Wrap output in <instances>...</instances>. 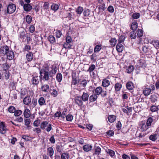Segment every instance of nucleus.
Returning a JSON list of instances; mask_svg holds the SVG:
<instances>
[{"instance_id": "50", "label": "nucleus", "mask_w": 159, "mask_h": 159, "mask_svg": "<svg viewBox=\"0 0 159 159\" xmlns=\"http://www.w3.org/2000/svg\"><path fill=\"white\" fill-rule=\"evenodd\" d=\"M101 49V47L100 45H97L94 48V52H98L100 51Z\"/></svg>"}, {"instance_id": "3", "label": "nucleus", "mask_w": 159, "mask_h": 159, "mask_svg": "<svg viewBox=\"0 0 159 159\" xmlns=\"http://www.w3.org/2000/svg\"><path fill=\"white\" fill-rule=\"evenodd\" d=\"M57 72V68L55 65L51 66V70H49V75L50 77H52Z\"/></svg>"}, {"instance_id": "18", "label": "nucleus", "mask_w": 159, "mask_h": 159, "mask_svg": "<svg viewBox=\"0 0 159 159\" xmlns=\"http://www.w3.org/2000/svg\"><path fill=\"white\" fill-rule=\"evenodd\" d=\"M38 103L39 105L41 106L46 104L45 100L43 97H40L38 100Z\"/></svg>"}, {"instance_id": "64", "label": "nucleus", "mask_w": 159, "mask_h": 159, "mask_svg": "<svg viewBox=\"0 0 159 159\" xmlns=\"http://www.w3.org/2000/svg\"><path fill=\"white\" fill-rule=\"evenodd\" d=\"M87 84V81L86 80H83L80 83V84L84 87H85Z\"/></svg>"}, {"instance_id": "17", "label": "nucleus", "mask_w": 159, "mask_h": 159, "mask_svg": "<svg viewBox=\"0 0 159 159\" xmlns=\"http://www.w3.org/2000/svg\"><path fill=\"white\" fill-rule=\"evenodd\" d=\"M92 148V146L88 144L84 146L83 149L84 151L88 152L91 150Z\"/></svg>"}, {"instance_id": "36", "label": "nucleus", "mask_w": 159, "mask_h": 159, "mask_svg": "<svg viewBox=\"0 0 159 159\" xmlns=\"http://www.w3.org/2000/svg\"><path fill=\"white\" fill-rule=\"evenodd\" d=\"M121 87L122 85L119 83H116L115 84V90L116 91H120Z\"/></svg>"}, {"instance_id": "19", "label": "nucleus", "mask_w": 159, "mask_h": 159, "mask_svg": "<svg viewBox=\"0 0 159 159\" xmlns=\"http://www.w3.org/2000/svg\"><path fill=\"white\" fill-rule=\"evenodd\" d=\"M89 95L87 93L84 92L81 98L83 101H87L89 99Z\"/></svg>"}, {"instance_id": "12", "label": "nucleus", "mask_w": 159, "mask_h": 159, "mask_svg": "<svg viewBox=\"0 0 159 159\" xmlns=\"http://www.w3.org/2000/svg\"><path fill=\"white\" fill-rule=\"evenodd\" d=\"M23 8L25 11H29L32 9V6L28 3L25 4Z\"/></svg>"}, {"instance_id": "35", "label": "nucleus", "mask_w": 159, "mask_h": 159, "mask_svg": "<svg viewBox=\"0 0 159 159\" xmlns=\"http://www.w3.org/2000/svg\"><path fill=\"white\" fill-rule=\"evenodd\" d=\"M152 43L156 48L158 49L159 47V41L158 40H156L152 41Z\"/></svg>"}, {"instance_id": "13", "label": "nucleus", "mask_w": 159, "mask_h": 159, "mask_svg": "<svg viewBox=\"0 0 159 159\" xmlns=\"http://www.w3.org/2000/svg\"><path fill=\"white\" fill-rule=\"evenodd\" d=\"M41 89L42 91L45 92H48L49 90V86L48 84L42 85L41 87Z\"/></svg>"}, {"instance_id": "39", "label": "nucleus", "mask_w": 159, "mask_h": 159, "mask_svg": "<svg viewBox=\"0 0 159 159\" xmlns=\"http://www.w3.org/2000/svg\"><path fill=\"white\" fill-rule=\"evenodd\" d=\"M98 9L100 11H103L105 9V5L104 3H103L102 4H100L98 5Z\"/></svg>"}, {"instance_id": "63", "label": "nucleus", "mask_w": 159, "mask_h": 159, "mask_svg": "<svg viewBox=\"0 0 159 159\" xmlns=\"http://www.w3.org/2000/svg\"><path fill=\"white\" fill-rule=\"evenodd\" d=\"M15 83L14 81L11 82L10 84V87L12 89H14L15 88Z\"/></svg>"}, {"instance_id": "51", "label": "nucleus", "mask_w": 159, "mask_h": 159, "mask_svg": "<svg viewBox=\"0 0 159 159\" xmlns=\"http://www.w3.org/2000/svg\"><path fill=\"white\" fill-rule=\"evenodd\" d=\"M149 139L152 141H155L157 139V135L153 134L151 135L149 137Z\"/></svg>"}, {"instance_id": "37", "label": "nucleus", "mask_w": 159, "mask_h": 159, "mask_svg": "<svg viewBox=\"0 0 159 159\" xmlns=\"http://www.w3.org/2000/svg\"><path fill=\"white\" fill-rule=\"evenodd\" d=\"M37 104V100L36 98H33L31 104V107H34Z\"/></svg>"}, {"instance_id": "27", "label": "nucleus", "mask_w": 159, "mask_h": 159, "mask_svg": "<svg viewBox=\"0 0 159 159\" xmlns=\"http://www.w3.org/2000/svg\"><path fill=\"white\" fill-rule=\"evenodd\" d=\"M116 116L113 115H111L108 116V121L111 123L113 122L116 120Z\"/></svg>"}, {"instance_id": "2", "label": "nucleus", "mask_w": 159, "mask_h": 159, "mask_svg": "<svg viewBox=\"0 0 159 159\" xmlns=\"http://www.w3.org/2000/svg\"><path fill=\"white\" fill-rule=\"evenodd\" d=\"M16 10V5L14 4H10L7 7V11H5V13L11 14L14 12Z\"/></svg>"}, {"instance_id": "41", "label": "nucleus", "mask_w": 159, "mask_h": 159, "mask_svg": "<svg viewBox=\"0 0 159 159\" xmlns=\"http://www.w3.org/2000/svg\"><path fill=\"white\" fill-rule=\"evenodd\" d=\"M61 159H69V154L66 153H63L61 155Z\"/></svg>"}, {"instance_id": "49", "label": "nucleus", "mask_w": 159, "mask_h": 159, "mask_svg": "<svg viewBox=\"0 0 159 159\" xmlns=\"http://www.w3.org/2000/svg\"><path fill=\"white\" fill-rule=\"evenodd\" d=\"M72 45L70 43H67V42L64 43L63 45V47L66 48L70 49L71 48Z\"/></svg>"}, {"instance_id": "43", "label": "nucleus", "mask_w": 159, "mask_h": 159, "mask_svg": "<svg viewBox=\"0 0 159 159\" xmlns=\"http://www.w3.org/2000/svg\"><path fill=\"white\" fill-rule=\"evenodd\" d=\"M137 36L138 37H141L143 35V31L142 30L138 29L137 31Z\"/></svg>"}, {"instance_id": "14", "label": "nucleus", "mask_w": 159, "mask_h": 159, "mask_svg": "<svg viewBox=\"0 0 159 159\" xmlns=\"http://www.w3.org/2000/svg\"><path fill=\"white\" fill-rule=\"evenodd\" d=\"M26 58L28 61H31L33 58V55L32 52H29L26 55Z\"/></svg>"}, {"instance_id": "25", "label": "nucleus", "mask_w": 159, "mask_h": 159, "mask_svg": "<svg viewBox=\"0 0 159 159\" xmlns=\"http://www.w3.org/2000/svg\"><path fill=\"white\" fill-rule=\"evenodd\" d=\"M25 124L27 128L28 129H29V127L30 126V125L31 122V120L30 119H25Z\"/></svg>"}, {"instance_id": "31", "label": "nucleus", "mask_w": 159, "mask_h": 159, "mask_svg": "<svg viewBox=\"0 0 159 159\" xmlns=\"http://www.w3.org/2000/svg\"><path fill=\"white\" fill-rule=\"evenodd\" d=\"M134 66L130 65L126 69V72L128 73H130L134 70Z\"/></svg>"}, {"instance_id": "26", "label": "nucleus", "mask_w": 159, "mask_h": 159, "mask_svg": "<svg viewBox=\"0 0 159 159\" xmlns=\"http://www.w3.org/2000/svg\"><path fill=\"white\" fill-rule=\"evenodd\" d=\"M48 122L47 121H44L42 122L40 124V128L42 129H46L48 124Z\"/></svg>"}, {"instance_id": "34", "label": "nucleus", "mask_w": 159, "mask_h": 159, "mask_svg": "<svg viewBox=\"0 0 159 159\" xmlns=\"http://www.w3.org/2000/svg\"><path fill=\"white\" fill-rule=\"evenodd\" d=\"M138 27V23L137 22H134L132 23L131 25V29L134 31Z\"/></svg>"}, {"instance_id": "5", "label": "nucleus", "mask_w": 159, "mask_h": 159, "mask_svg": "<svg viewBox=\"0 0 159 159\" xmlns=\"http://www.w3.org/2000/svg\"><path fill=\"white\" fill-rule=\"evenodd\" d=\"M102 92V87L99 86L97 87L96 89H93L92 92L96 94L97 96L101 94Z\"/></svg>"}, {"instance_id": "23", "label": "nucleus", "mask_w": 159, "mask_h": 159, "mask_svg": "<svg viewBox=\"0 0 159 159\" xmlns=\"http://www.w3.org/2000/svg\"><path fill=\"white\" fill-rule=\"evenodd\" d=\"M59 6L57 4L53 3L51 6V9L54 11H56L59 9Z\"/></svg>"}, {"instance_id": "54", "label": "nucleus", "mask_w": 159, "mask_h": 159, "mask_svg": "<svg viewBox=\"0 0 159 159\" xmlns=\"http://www.w3.org/2000/svg\"><path fill=\"white\" fill-rule=\"evenodd\" d=\"M27 93V91L26 89H21V91L20 95L21 98L23 96H25Z\"/></svg>"}, {"instance_id": "61", "label": "nucleus", "mask_w": 159, "mask_h": 159, "mask_svg": "<svg viewBox=\"0 0 159 159\" xmlns=\"http://www.w3.org/2000/svg\"><path fill=\"white\" fill-rule=\"evenodd\" d=\"M83 11V8L81 7H79L76 10L77 13L80 14Z\"/></svg>"}, {"instance_id": "42", "label": "nucleus", "mask_w": 159, "mask_h": 159, "mask_svg": "<svg viewBox=\"0 0 159 159\" xmlns=\"http://www.w3.org/2000/svg\"><path fill=\"white\" fill-rule=\"evenodd\" d=\"M136 37V33L134 31H132L130 33V37L131 39H134Z\"/></svg>"}, {"instance_id": "32", "label": "nucleus", "mask_w": 159, "mask_h": 159, "mask_svg": "<svg viewBox=\"0 0 159 159\" xmlns=\"http://www.w3.org/2000/svg\"><path fill=\"white\" fill-rule=\"evenodd\" d=\"M109 42L111 46L114 47L116 44L117 40L115 38H113L110 40Z\"/></svg>"}, {"instance_id": "28", "label": "nucleus", "mask_w": 159, "mask_h": 159, "mask_svg": "<svg viewBox=\"0 0 159 159\" xmlns=\"http://www.w3.org/2000/svg\"><path fill=\"white\" fill-rule=\"evenodd\" d=\"M110 84V81L106 79L103 80L102 82V85L104 87L108 86Z\"/></svg>"}, {"instance_id": "52", "label": "nucleus", "mask_w": 159, "mask_h": 159, "mask_svg": "<svg viewBox=\"0 0 159 159\" xmlns=\"http://www.w3.org/2000/svg\"><path fill=\"white\" fill-rule=\"evenodd\" d=\"M25 37V33L23 31L20 33V37L22 39H24Z\"/></svg>"}, {"instance_id": "30", "label": "nucleus", "mask_w": 159, "mask_h": 159, "mask_svg": "<svg viewBox=\"0 0 159 159\" xmlns=\"http://www.w3.org/2000/svg\"><path fill=\"white\" fill-rule=\"evenodd\" d=\"M78 78L75 76H72V83L74 85H75L79 82Z\"/></svg>"}, {"instance_id": "56", "label": "nucleus", "mask_w": 159, "mask_h": 159, "mask_svg": "<svg viewBox=\"0 0 159 159\" xmlns=\"http://www.w3.org/2000/svg\"><path fill=\"white\" fill-rule=\"evenodd\" d=\"M125 37L123 35H121L119 37V39L118 40V43H120L123 42L125 39Z\"/></svg>"}, {"instance_id": "1", "label": "nucleus", "mask_w": 159, "mask_h": 159, "mask_svg": "<svg viewBox=\"0 0 159 159\" xmlns=\"http://www.w3.org/2000/svg\"><path fill=\"white\" fill-rule=\"evenodd\" d=\"M48 71L49 67L48 66H45L41 70L40 73L41 78L43 80L45 81H48L49 80L50 76Z\"/></svg>"}, {"instance_id": "62", "label": "nucleus", "mask_w": 159, "mask_h": 159, "mask_svg": "<svg viewBox=\"0 0 159 159\" xmlns=\"http://www.w3.org/2000/svg\"><path fill=\"white\" fill-rule=\"evenodd\" d=\"M2 67L4 70L6 71L8 69L9 65L7 63H6L2 64Z\"/></svg>"}, {"instance_id": "8", "label": "nucleus", "mask_w": 159, "mask_h": 159, "mask_svg": "<svg viewBox=\"0 0 159 159\" xmlns=\"http://www.w3.org/2000/svg\"><path fill=\"white\" fill-rule=\"evenodd\" d=\"M7 58L9 60L12 59L14 57V54L13 51L9 50L6 54Z\"/></svg>"}, {"instance_id": "46", "label": "nucleus", "mask_w": 159, "mask_h": 159, "mask_svg": "<svg viewBox=\"0 0 159 159\" xmlns=\"http://www.w3.org/2000/svg\"><path fill=\"white\" fill-rule=\"evenodd\" d=\"M16 108H15L12 106H10L8 108V111L9 112L11 113H14L15 112Z\"/></svg>"}, {"instance_id": "60", "label": "nucleus", "mask_w": 159, "mask_h": 159, "mask_svg": "<svg viewBox=\"0 0 159 159\" xmlns=\"http://www.w3.org/2000/svg\"><path fill=\"white\" fill-rule=\"evenodd\" d=\"M73 119V116L72 115H68L66 116V119L67 121H71Z\"/></svg>"}, {"instance_id": "47", "label": "nucleus", "mask_w": 159, "mask_h": 159, "mask_svg": "<svg viewBox=\"0 0 159 159\" xmlns=\"http://www.w3.org/2000/svg\"><path fill=\"white\" fill-rule=\"evenodd\" d=\"M25 19L26 21L28 24H30L31 22L32 17L30 16L29 15L26 16Z\"/></svg>"}, {"instance_id": "10", "label": "nucleus", "mask_w": 159, "mask_h": 159, "mask_svg": "<svg viewBox=\"0 0 159 159\" xmlns=\"http://www.w3.org/2000/svg\"><path fill=\"white\" fill-rule=\"evenodd\" d=\"M31 98L30 96H26L23 99L24 103L26 105H28L31 102Z\"/></svg>"}, {"instance_id": "15", "label": "nucleus", "mask_w": 159, "mask_h": 159, "mask_svg": "<svg viewBox=\"0 0 159 159\" xmlns=\"http://www.w3.org/2000/svg\"><path fill=\"white\" fill-rule=\"evenodd\" d=\"M23 114L25 117L26 118H28L30 116L31 112L29 109L26 108Z\"/></svg>"}, {"instance_id": "48", "label": "nucleus", "mask_w": 159, "mask_h": 159, "mask_svg": "<svg viewBox=\"0 0 159 159\" xmlns=\"http://www.w3.org/2000/svg\"><path fill=\"white\" fill-rule=\"evenodd\" d=\"M152 117H150L148 119L146 123L148 126H150L151 125V123L152 122Z\"/></svg>"}, {"instance_id": "29", "label": "nucleus", "mask_w": 159, "mask_h": 159, "mask_svg": "<svg viewBox=\"0 0 159 159\" xmlns=\"http://www.w3.org/2000/svg\"><path fill=\"white\" fill-rule=\"evenodd\" d=\"M62 78V75L61 73H58L57 74L56 79L57 81L58 82H60L61 81Z\"/></svg>"}, {"instance_id": "59", "label": "nucleus", "mask_w": 159, "mask_h": 159, "mask_svg": "<svg viewBox=\"0 0 159 159\" xmlns=\"http://www.w3.org/2000/svg\"><path fill=\"white\" fill-rule=\"evenodd\" d=\"M107 152L111 157H113L115 155V152L113 150L108 149Z\"/></svg>"}, {"instance_id": "33", "label": "nucleus", "mask_w": 159, "mask_h": 159, "mask_svg": "<svg viewBox=\"0 0 159 159\" xmlns=\"http://www.w3.org/2000/svg\"><path fill=\"white\" fill-rule=\"evenodd\" d=\"M157 96L155 94L152 95L151 96L150 99L152 102H155L157 100Z\"/></svg>"}, {"instance_id": "16", "label": "nucleus", "mask_w": 159, "mask_h": 159, "mask_svg": "<svg viewBox=\"0 0 159 159\" xmlns=\"http://www.w3.org/2000/svg\"><path fill=\"white\" fill-rule=\"evenodd\" d=\"M98 97V96L94 93L89 97V101L91 102H94L97 99Z\"/></svg>"}, {"instance_id": "22", "label": "nucleus", "mask_w": 159, "mask_h": 159, "mask_svg": "<svg viewBox=\"0 0 159 159\" xmlns=\"http://www.w3.org/2000/svg\"><path fill=\"white\" fill-rule=\"evenodd\" d=\"M47 152L50 157H51L53 155L54 150L52 147H49L47 149Z\"/></svg>"}, {"instance_id": "38", "label": "nucleus", "mask_w": 159, "mask_h": 159, "mask_svg": "<svg viewBox=\"0 0 159 159\" xmlns=\"http://www.w3.org/2000/svg\"><path fill=\"white\" fill-rule=\"evenodd\" d=\"M95 153L97 155H99L101 152V149L99 147L95 146L94 148Z\"/></svg>"}, {"instance_id": "9", "label": "nucleus", "mask_w": 159, "mask_h": 159, "mask_svg": "<svg viewBox=\"0 0 159 159\" xmlns=\"http://www.w3.org/2000/svg\"><path fill=\"white\" fill-rule=\"evenodd\" d=\"M7 131V128L5 124L3 122L0 124V132L2 134H4Z\"/></svg>"}, {"instance_id": "6", "label": "nucleus", "mask_w": 159, "mask_h": 159, "mask_svg": "<svg viewBox=\"0 0 159 159\" xmlns=\"http://www.w3.org/2000/svg\"><path fill=\"white\" fill-rule=\"evenodd\" d=\"M9 50V48L6 45L5 46L2 47L0 48V52L3 55H6Z\"/></svg>"}, {"instance_id": "7", "label": "nucleus", "mask_w": 159, "mask_h": 159, "mask_svg": "<svg viewBox=\"0 0 159 159\" xmlns=\"http://www.w3.org/2000/svg\"><path fill=\"white\" fill-rule=\"evenodd\" d=\"M39 76H33L31 80V82L33 84L37 85L39 82Z\"/></svg>"}, {"instance_id": "44", "label": "nucleus", "mask_w": 159, "mask_h": 159, "mask_svg": "<svg viewBox=\"0 0 159 159\" xmlns=\"http://www.w3.org/2000/svg\"><path fill=\"white\" fill-rule=\"evenodd\" d=\"M49 40L51 43H53L55 42V37L52 35H51L49 36Z\"/></svg>"}, {"instance_id": "53", "label": "nucleus", "mask_w": 159, "mask_h": 159, "mask_svg": "<svg viewBox=\"0 0 159 159\" xmlns=\"http://www.w3.org/2000/svg\"><path fill=\"white\" fill-rule=\"evenodd\" d=\"M55 34H56V36L57 38H60L62 35L61 31L58 30H56Z\"/></svg>"}, {"instance_id": "4", "label": "nucleus", "mask_w": 159, "mask_h": 159, "mask_svg": "<svg viewBox=\"0 0 159 159\" xmlns=\"http://www.w3.org/2000/svg\"><path fill=\"white\" fill-rule=\"evenodd\" d=\"M83 101L80 96H77L75 98V102L79 106H81L83 105Z\"/></svg>"}, {"instance_id": "58", "label": "nucleus", "mask_w": 159, "mask_h": 159, "mask_svg": "<svg viewBox=\"0 0 159 159\" xmlns=\"http://www.w3.org/2000/svg\"><path fill=\"white\" fill-rule=\"evenodd\" d=\"M95 66L94 65L92 64L91 66L89 68V69L87 70V71L91 72L92 71L95 69Z\"/></svg>"}, {"instance_id": "24", "label": "nucleus", "mask_w": 159, "mask_h": 159, "mask_svg": "<svg viewBox=\"0 0 159 159\" xmlns=\"http://www.w3.org/2000/svg\"><path fill=\"white\" fill-rule=\"evenodd\" d=\"M151 89L148 88H145L143 90V94L144 95L148 96L151 93Z\"/></svg>"}, {"instance_id": "40", "label": "nucleus", "mask_w": 159, "mask_h": 159, "mask_svg": "<svg viewBox=\"0 0 159 159\" xmlns=\"http://www.w3.org/2000/svg\"><path fill=\"white\" fill-rule=\"evenodd\" d=\"M51 95L53 96L54 97L57 96L58 94V92L55 89H52L50 90Z\"/></svg>"}, {"instance_id": "11", "label": "nucleus", "mask_w": 159, "mask_h": 159, "mask_svg": "<svg viewBox=\"0 0 159 159\" xmlns=\"http://www.w3.org/2000/svg\"><path fill=\"white\" fill-rule=\"evenodd\" d=\"M141 128L143 131H145L148 128V126L146 123L145 121H142L141 123Z\"/></svg>"}, {"instance_id": "57", "label": "nucleus", "mask_w": 159, "mask_h": 159, "mask_svg": "<svg viewBox=\"0 0 159 159\" xmlns=\"http://www.w3.org/2000/svg\"><path fill=\"white\" fill-rule=\"evenodd\" d=\"M14 115L15 116H19L22 113V111L20 110H18L16 111L15 110V112H14Z\"/></svg>"}, {"instance_id": "21", "label": "nucleus", "mask_w": 159, "mask_h": 159, "mask_svg": "<svg viewBox=\"0 0 159 159\" xmlns=\"http://www.w3.org/2000/svg\"><path fill=\"white\" fill-rule=\"evenodd\" d=\"M117 51L119 52H121L123 49V46L120 43H118L116 46Z\"/></svg>"}, {"instance_id": "55", "label": "nucleus", "mask_w": 159, "mask_h": 159, "mask_svg": "<svg viewBox=\"0 0 159 159\" xmlns=\"http://www.w3.org/2000/svg\"><path fill=\"white\" fill-rule=\"evenodd\" d=\"M140 16L139 13H135L132 15V17L134 19H137Z\"/></svg>"}, {"instance_id": "45", "label": "nucleus", "mask_w": 159, "mask_h": 159, "mask_svg": "<svg viewBox=\"0 0 159 159\" xmlns=\"http://www.w3.org/2000/svg\"><path fill=\"white\" fill-rule=\"evenodd\" d=\"M150 109L152 112L156 111L159 110L158 106H151Z\"/></svg>"}, {"instance_id": "20", "label": "nucleus", "mask_w": 159, "mask_h": 159, "mask_svg": "<svg viewBox=\"0 0 159 159\" xmlns=\"http://www.w3.org/2000/svg\"><path fill=\"white\" fill-rule=\"evenodd\" d=\"M126 87L127 89L129 90H131L134 88L133 84L131 82H129L127 83Z\"/></svg>"}]
</instances>
